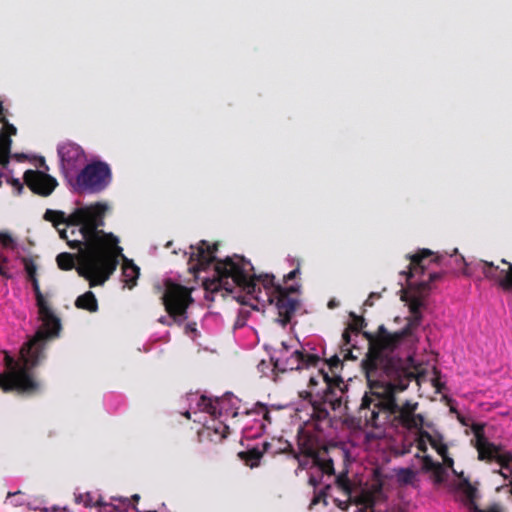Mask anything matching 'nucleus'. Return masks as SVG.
<instances>
[{
    "mask_svg": "<svg viewBox=\"0 0 512 512\" xmlns=\"http://www.w3.org/2000/svg\"><path fill=\"white\" fill-rule=\"evenodd\" d=\"M107 206L95 203L75 209L69 216L63 211L47 209L43 215L51 222L61 239L78 250L76 272L89 282V287L103 285L116 270L122 248L118 238L104 232Z\"/></svg>",
    "mask_w": 512,
    "mask_h": 512,
    "instance_id": "obj_1",
    "label": "nucleus"
},
{
    "mask_svg": "<svg viewBox=\"0 0 512 512\" xmlns=\"http://www.w3.org/2000/svg\"><path fill=\"white\" fill-rule=\"evenodd\" d=\"M366 377L370 391L365 393L359 408V413L373 427H380L388 421L408 431L416 430L417 439L431 442L435 437L423 427H431L425 422L424 416L417 413L419 403L412 399L402 401L399 393L405 391L410 383L418 378V372Z\"/></svg>",
    "mask_w": 512,
    "mask_h": 512,
    "instance_id": "obj_2",
    "label": "nucleus"
},
{
    "mask_svg": "<svg viewBox=\"0 0 512 512\" xmlns=\"http://www.w3.org/2000/svg\"><path fill=\"white\" fill-rule=\"evenodd\" d=\"M192 250L189 257L190 270L193 273L206 271L213 265L214 274L212 278L204 281L206 291L211 293L224 290L232 293L236 286L242 288L247 294L254 295L259 300L257 293L261 292L258 285L260 283L266 291L267 300L269 301L274 294L276 287L282 286L275 283V277L271 274L256 276L252 274L254 267L250 261L243 256L234 255L218 260L215 253L218 244L210 245L207 241L201 240L196 246L191 245Z\"/></svg>",
    "mask_w": 512,
    "mask_h": 512,
    "instance_id": "obj_3",
    "label": "nucleus"
},
{
    "mask_svg": "<svg viewBox=\"0 0 512 512\" xmlns=\"http://www.w3.org/2000/svg\"><path fill=\"white\" fill-rule=\"evenodd\" d=\"M423 302L420 298H413L409 304L411 316L407 318L405 327L397 332L391 333L384 325H380L375 333L363 332L368 341V352L362 362L366 377H380L382 375L401 374L400 370L406 372H417L413 359L408 356L401 358L395 353V349L405 339L415 335L422 322L421 307Z\"/></svg>",
    "mask_w": 512,
    "mask_h": 512,
    "instance_id": "obj_4",
    "label": "nucleus"
},
{
    "mask_svg": "<svg viewBox=\"0 0 512 512\" xmlns=\"http://www.w3.org/2000/svg\"><path fill=\"white\" fill-rule=\"evenodd\" d=\"M29 281L35 293L36 305L42 324L37 329L33 338L22 345L20 349V360H16V364L20 369L25 371L28 377H32L29 371L45 358L44 351L46 343L59 336L62 326L60 318L55 315L42 294L37 277Z\"/></svg>",
    "mask_w": 512,
    "mask_h": 512,
    "instance_id": "obj_5",
    "label": "nucleus"
},
{
    "mask_svg": "<svg viewBox=\"0 0 512 512\" xmlns=\"http://www.w3.org/2000/svg\"><path fill=\"white\" fill-rule=\"evenodd\" d=\"M309 388V391L301 392L300 396L311 404L312 419L317 422H330V410H342L347 391L344 380L337 375L330 377L320 369L316 377H310Z\"/></svg>",
    "mask_w": 512,
    "mask_h": 512,
    "instance_id": "obj_6",
    "label": "nucleus"
},
{
    "mask_svg": "<svg viewBox=\"0 0 512 512\" xmlns=\"http://www.w3.org/2000/svg\"><path fill=\"white\" fill-rule=\"evenodd\" d=\"M4 355L5 372H0V389L4 392L16 390L23 393H33L39 388V384L25 374L16 364V359L7 350L1 351Z\"/></svg>",
    "mask_w": 512,
    "mask_h": 512,
    "instance_id": "obj_7",
    "label": "nucleus"
},
{
    "mask_svg": "<svg viewBox=\"0 0 512 512\" xmlns=\"http://www.w3.org/2000/svg\"><path fill=\"white\" fill-rule=\"evenodd\" d=\"M162 302L168 315L174 322L181 324L187 320V309L193 302L191 291L181 285L166 280Z\"/></svg>",
    "mask_w": 512,
    "mask_h": 512,
    "instance_id": "obj_8",
    "label": "nucleus"
},
{
    "mask_svg": "<svg viewBox=\"0 0 512 512\" xmlns=\"http://www.w3.org/2000/svg\"><path fill=\"white\" fill-rule=\"evenodd\" d=\"M111 181L112 171L109 164L100 160L87 164L76 177L78 188L89 193L104 191Z\"/></svg>",
    "mask_w": 512,
    "mask_h": 512,
    "instance_id": "obj_9",
    "label": "nucleus"
},
{
    "mask_svg": "<svg viewBox=\"0 0 512 512\" xmlns=\"http://www.w3.org/2000/svg\"><path fill=\"white\" fill-rule=\"evenodd\" d=\"M289 347L285 342L281 343V348L276 350L278 356H272L274 370L281 373L286 371L299 370L307 367H316L321 361L320 357L315 354L304 353L300 350H295L290 356H287Z\"/></svg>",
    "mask_w": 512,
    "mask_h": 512,
    "instance_id": "obj_10",
    "label": "nucleus"
},
{
    "mask_svg": "<svg viewBox=\"0 0 512 512\" xmlns=\"http://www.w3.org/2000/svg\"><path fill=\"white\" fill-rule=\"evenodd\" d=\"M299 289V285L276 287L274 294H272V298L268 301L271 304H275L278 312L277 321L283 327L291 322L292 317L300 306V300L298 297L293 296V294L299 292Z\"/></svg>",
    "mask_w": 512,
    "mask_h": 512,
    "instance_id": "obj_11",
    "label": "nucleus"
},
{
    "mask_svg": "<svg viewBox=\"0 0 512 512\" xmlns=\"http://www.w3.org/2000/svg\"><path fill=\"white\" fill-rule=\"evenodd\" d=\"M500 264L481 260V272L485 278L494 281L503 291L512 292V263L501 259Z\"/></svg>",
    "mask_w": 512,
    "mask_h": 512,
    "instance_id": "obj_12",
    "label": "nucleus"
},
{
    "mask_svg": "<svg viewBox=\"0 0 512 512\" xmlns=\"http://www.w3.org/2000/svg\"><path fill=\"white\" fill-rule=\"evenodd\" d=\"M24 183L36 195L50 196L58 186L57 180L45 171L29 169L23 175Z\"/></svg>",
    "mask_w": 512,
    "mask_h": 512,
    "instance_id": "obj_13",
    "label": "nucleus"
},
{
    "mask_svg": "<svg viewBox=\"0 0 512 512\" xmlns=\"http://www.w3.org/2000/svg\"><path fill=\"white\" fill-rule=\"evenodd\" d=\"M406 259L409 260L408 270L401 271L400 274L409 280L414 275L423 274L431 263L439 264L442 257L430 249H418L414 254H407Z\"/></svg>",
    "mask_w": 512,
    "mask_h": 512,
    "instance_id": "obj_14",
    "label": "nucleus"
},
{
    "mask_svg": "<svg viewBox=\"0 0 512 512\" xmlns=\"http://www.w3.org/2000/svg\"><path fill=\"white\" fill-rule=\"evenodd\" d=\"M459 482L452 483L451 489L460 494V500L464 505L473 512H501L497 505H493L487 510L480 509L476 504L477 489L470 483L469 479L464 476L463 472L458 475Z\"/></svg>",
    "mask_w": 512,
    "mask_h": 512,
    "instance_id": "obj_15",
    "label": "nucleus"
},
{
    "mask_svg": "<svg viewBox=\"0 0 512 512\" xmlns=\"http://www.w3.org/2000/svg\"><path fill=\"white\" fill-rule=\"evenodd\" d=\"M232 395L226 394L223 397L212 399L205 395L199 398L197 403L200 410L210 414L213 417L232 416L235 417L237 412L232 408Z\"/></svg>",
    "mask_w": 512,
    "mask_h": 512,
    "instance_id": "obj_16",
    "label": "nucleus"
},
{
    "mask_svg": "<svg viewBox=\"0 0 512 512\" xmlns=\"http://www.w3.org/2000/svg\"><path fill=\"white\" fill-rule=\"evenodd\" d=\"M58 155L61 159L62 168L67 172L75 170L85 161L83 148L74 142H65L58 146Z\"/></svg>",
    "mask_w": 512,
    "mask_h": 512,
    "instance_id": "obj_17",
    "label": "nucleus"
},
{
    "mask_svg": "<svg viewBox=\"0 0 512 512\" xmlns=\"http://www.w3.org/2000/svg\"><path fill=\"white\" fill-rule=\"evenodd\" d=\"M300 450L301 454L311 459V468H319L322 475H335L334 462L333 459L328 456V449L326 447L315 449L303 443L300 445Z\"/></svg>",
    "mask_w": 512,
    "mask_h": 512,
    "instance_id": "obj_18",
    "label": "nucleus"
},
{
    "mask_svg": "<svg viewBox=\"0 0 512 512\" xmlns=\"http://www.w3.org/2000/svg\"><path fill=\"white\" fill-rule=\"evenodd\" d=\"M272 444L270 442H263L262 448L254 447L247 451H241L238 453L239 458L245 462V464L251 468L257 467L260 463L264 453H269Z\"/></svg>",
    "mask_w": 512,
    "mask_h": 512,
    "instance_id": "obj_19",
    "label": "nucleus"
},
{
    "mask_svg": "<svg viewBox=\"0 0 512 512\" xmlns=\"http://www.w3.org/2000/svg\"><path fill=\"white\" fill-rule=\"evenodd\" d=\"M139 275V267L136 266L132 260L125 258L122 265V280L129 289L136 286Z\"/></svg>",
    "mask_w": 512,
    "mask_h": 512,
    "instance_id": "obj_20",
    "label": "nucleus"
},
{
    "mask_svg": "<svg viewBox=\"0 0 512 512\" xmlns=\"http://www.w3.org/2000/svg\"><path fill=\"white\" fill-rule=\"evenodd\" d=\"M75 306L78 309L86 310L90 313H95L98 311V301L92 291H87L84 294L78 296L75 300Z\"/></svg>",
    "mask_w": 512,
    "mask_h": 512,
    "instance_id": "obj_21",
    "label": "nucleus"
},
{
    "mask_svg": "<svg viewBox=\"0 0 512 512\" xmlns=\"http://www.w3.org/2000/svg\"><path fill=\"white\" fill-rule=\"evenodd\" d=\"M56 262L61 270L69 271L72 270L73 268L76 269V267L78 266V254L73 255L68 252H62L57 255Z\"/></svg>",
    "mask_w": 512,
    "mask_h": 512,
    "instance_id": "obj_22",
    "label": "nucleus"
},
{
    "mask_svg": "<svg viewBox=\"0 0 512 512\" xmlns=\"http://www.w3.org/2000/svg\"><path fill=\"white\" fill-rule=\"evenodd\" d=\"M283 444H284L283 447H280L278 450L273 451L272 453L273 454H277V453H290V454H292L293 457L298 460V468L296 470V474L298 473L299 470H305L307 468H311L309 466V460L300 459L299 454L294 451L292 445L289 442L286 441Z\"/></svg>",
    "mask_w": 512,
    "mask_h": 512,
    "instance_id": "obj_23",
    "label": "nucleus"
},
{
    "mask_svg": "<svg viewBox=\"0 0 512 512\" xmlns=\"http://www.w3.org/2000/svg\"><path fill=\"white\" fill-rule=\"evenodd\" d=\"M445 275V272H433L429 274V278L427 281H422L418 284V291L419 292H426L431 289L430 284L442 279V277Z\"/></svg>",
    "mask_w": 512,
    "mask_h": 512,
    "instance_id": "obj_24",
    "label": "nucleus"
},
{
    "mask_svg": "<svg viewBox=\"0 0 512 512\" xmlns=\"http://www.w3.org/2000/svg\"><path fill=\"white\" fill-rule=\"evenodd\" d=\"M110 500L113 501L115 512H127L130 508V499L122 496H111Z\"/></svg>",
    "mask_w": 512,
    "mask_h": 512,
    "instance_id": "obj_25",
    "label": "nucleus"
},
{
    "mask_svg": "<svg viewBox=\"0 0 512 512\" xmlns=\"http://www.w3.org/2000/svg\"><path fill=\"white\" fill-rule=\"evenodd\" d=\"M350 317L352 318V323L349 324V329L352 332L359 333L366 326L365 319L353 312L350 313Z\"/></svg>",
    "mask_w": 512,
    "mask_h": 512,
    "instance_id": "obj_26",
    "label": "nucleus"
},
{
    "mask_svg": "<svg viewBox=\"0 0 512 512\" xmlns=\"http://www.w3.org/2000/svg\"><path fill=\"white\" fill-rule=\"evenodd\" d=\"M434 438L429 443L436 452L440 454H445L447 452V445L443 441V436L440 433L434 434Z\"/></svg>",
    "mask_w": 512,
    "mask_h": 512,
    "instance_id": "obj_27",
    "label": "nucleus"
},
{
    "mask_svg": "<svg viewBox=\"0 0 512 512\" xmlns=\"http://www.w3.org/2000/svg\"><path fill=\"white\" fill-rule=\"evenodd\" d=\"M435 484H442L447 479V470L441 463H437L436 468L432 471Z\"/></svg>",
    "mask_w": 512,
    "mask_h": 512,
    "instance_id": "obj_28",
    "label": "nucleus"
},
{
    "mask_svg": "<svg viewBox=\"0 0 512 512\" xmlns=\"http://www.w3.org/2000/svg\"><path fill=\"white\" fill-rule=\"evenodd\" d=\"M415 478V473L409 468L401 469L398 473V480L403 484H410Z\"/></svg>",
    "mask_w": 512,
    "mask_h": 512,
    "instance_id": "obj_29",
    "label": "nucleus"
},
{
    "mask_svg": "<svg viewBox=\"0 0 512 512\" xmlns=\"http://www.w3.org/2000/svg\"><path fill=\"white\" fill-rule=\"evenodd\" d=\"M25 271L27 273L28 280L36 277L37 266L33 260L24 258L23 259Z\"/></svg>",
    "mask_w": 512,
    "mask_h": 512,
    "instance_id": "obj_30",
    "label": "nucleus"
},
{
    "mask_svg": "<svg viewBox=\"0 0 512 512\" xmlns=\"http://www.w3.org/2000/svg\"><path fill=\"white\" fill-rule=\"evenodd\" d=\"M95 505L99 508V512H115L114 503L111 500L110 502H106L102 497H99V499L96 500Z\"/></svg>",
    "mask_w": 512,
    "mask_h": 512,
    "instance_id": "obj_31",
    "label": "nucleus"
},
{
    "mask_svg": "<svg viewBox=\"0 0 512 512\" xmlns=\"http://www.w3.org/2000/svg\"><path fill=\"white\" fill-rule=\"evenodd\" d=\"M336 483L338 487L344 490L345 492H350L351 483L346 473L338 475L336 478Z\"/></svg>",
    "mask_w": 512,
    "mask_h": 512,
    "instance_id": "obj_32",
    "label": "nucleus"
},
{
    "mask_svg": "<svg viewBox=\"0 0 512 512\" xmlns=\"http://www.w3.org/2000/svg\"><path fill=\"white\" fill-rule=\"evenodd\" d=\"M326 364L329 366V369L333 374L343 367V362L337 355H333L330 359L326 360Z\"/></svg>",
    "mask_w": 512,
    "mask_h": 512,
    "instance_id": "obj_33",
    "label": "nucleus"
},
{
    "mask_svg": "<svg viewBox=\"0 0 512 512\" xmlns=\"http://www.w3.org/2000/svg\"><path fill=\"white\" fill-rule=\"evenodd\" d=\"M76 500L78 503H82L85 507H96V501L93 500V497L89 492L85 494H80L79 496H77Z\"/></svg>",
    "mask_w": 512,
    "mask_h": 512,
    "instance_id": "obj_34",
    "label": "nucleus"
},
{
    "mask_svg": "<svg viewBox=\"0 0 512 512\" xmlns=\"http://www.w3.org/2000/svg\"><path fill=\"white\" fill-rule=\"evenodd\" d=\"M438 462H434L432 457L429 455H425L422 457L423 470L425 471H433Z\"/></svg>",
    "mask_w": 512,
    "mask_h": 512,
    "instance_id": "obj_35",
    "label": "nucleus"
},
{
    "mask_svg": "<svg viewBox=\"0 0 512 512\" xmlns=\"http://www.w3.org/2000/svg\"><path fill=\"white\" fill-rule=\"evenodd\" d=\"M440 456L443 459V466H446L447 468H450L452 470L453 474L458 477V475L460 473H458L454 469V467H453L454 466V460L448 455V451L445 454H440Z\"/></svg>",
    "mask_w": 512,
    "mask_h": 512,
    "instance_id": "obj_36",
    "label": "nucleus"
},
{
    "mask_svg": "<svg viewBox=\"0 0 512 512\" xmlns=\"http://www.w3.org/2000/svg\"><path fill=\"white\" fill-rule=\"evenodd\" d=\"M321 501H323V503L327 505L326 492L323 490L319 491L318 493H315L314 497L311 500L309 508L311 509L313 506L319 504Z\"/></svg>",
    "mask_w": 512,
    "mask_h": 512,
    "instance_id": "obj_37",
    "label": "nucleus"
},
{
    "mask_svg": "<svg viewBox=\"0 0 512 512\" xmlns=\"http://www.w3.org/2000/svg\"><path fill=\"white\" fill-rule=\"evenodd\" d=\"M0 244L5 247V248H9V247H12L13 244H14V240L13 238L11 237L10 234L8 233H5V232H1L0 233Z\"/></svg>",
    "mask_w": 512,
    "mask_h": 512,
    "instance_id": "obj_38",
    "label": "nucleus"
},
{
    "mask_svg": "<svg viewBox=\"0 0 512 512\" xmlns=\"http://www.w3.org/2000/svg\"><path fill=\"white\" fill-rule=\"evenodd\" d=\"M322 476V474L320 476L310 474L308 478V484L312 486L314 489H316L321 484Z\"/></svg>",
    "mask_w": 512,
    "mask_h": 512,
    "instance_id": "obj_39",
    "label": "nucleus"
},
{
    "mask_svg": "<svg viewBox=\"0 0 512 512\" xmlns=\"http://www.w3.org/2000/svg\"><path fill=\"white\" fill-rule=\"evenodd\" d=\"M215 432L217 434H220V439H224V438H226L227 434L229 433V426H227L223 423H220L219 427L215 428Z\"/></svg>",
    "mask_w": 512,
    "mask_h": 512,
    "instance_id": "obj_40",
    "label": "nucleus"
},
{
    "mask_svg": "<svg viewBox=\"0 0 512 512\" xmlns=\"http://www.w3.org/2000/svg\"><path fill=\"white\" fill-rule=\"evenodd\" d=\"M12 186L13 188L17 191V194H21V192L23 191L24 189V186L23 184L21 183V181L17 178H12L11 180H7Z\"/></svg>",
    "mask_w": 512,
    "mask_h": 512,
    "instance_id": "obj_41",
    "label": "nucleus"
},
{
    "mask_svg": "<svg viewBox=\"0 0 512 512\" xmlns=\"http://www.w3.org/2000/svg\"><path fill=\"white\" fill-rule=\"evenodd\" d=\"M300 274L299 265L284 276V282L295 279Z\"/></svg>",
    "mask_w": 512,
    "mask_h": 512,
    "instance_id": "obj_42",
    "label": "nucleus"
},
{
    "mask_svg": "<svg viewBox=\"0 0 512 512\" xmlns=\"http://www.w3.org/2000/svg\"><path fill=\"white\" fill-rule=\"evenodd\" d=\"M350 331L351 330L349 329V327H347L342 334V339H343L344 345L350 344V341H351Z\"/></svg>",
    "mask_w": 512,
    "mask_h": 512,
    "instance_id": "obj_43",
    "label": "nucleus"
},
{
    "mask_svg": "<svg viewBox=\"0 0 512 512\" xmlns=\"http://www.w3.org/2000/svg\"><path fill=\"white\" fill-rule=\"evenodd\" d=\"M416 443H417V448L419 451H421L423 453H425L427 451V442L426 441L416 439Z\"/></svg>",
    "mask_w": 512,
    "mask_h": 512,
    "instance_id": "obj_44",
    "label": "nucleus"
},
{
    "mask_svg": "<svg viewBox=\"0 0 512 512\" xmlns=\"http://www.w3.org/2000/svg\"><path fill=\"white\" fill-rule=\"evenodd\" d=\"M0 275L6 279H10L12 276L9 273L8 269L0 264Z\"/></svg>",
    "mask_w": 512,
    "mask_h": 512,
    "instance_id": "obj_45",
    "label": "nucleus"
},
{
    "mask_svg": "<svg viewBox=\"0 0 512 512\" xmlns=\"http://www.w3.org/2000/svg\"><path fill=\"white\" fill-rule=\"evenodd\" d=\"M380 297V294H377V293H371L369 295V298L366 300V304L368 305H372V302H370V299L372 298H379Z\"/></svg>",
    "mask_w": 512,
    "mask_h": 512,
    "instance_id": "obj_46",
    "label": "nucleus"
},
{
    "mask_svg": "<svg viewBox=\"0 0 512 512\" xmlns=\"http://www.w3.org/2000/svg\"><path fill=\"white\" fill-rule=\"evenodd\" d=\"M40 167L43 168L45 171L48 170V166L46 165L44 158H41L40 160Z\"/></svg>",
    "mask_w": 512,
    "mask_h": 512,
    "instance_id": "obj_47",
    "label": "nucleus"
},
{
    "mask_svg": "<svg viewBox=\"0 0 512 512\" xmlns=\"http://www.w3.org/2000/svg\"><path fill=\"white\" fill-rule=\"evenodd\" d=\"M159 321H160L162 324H165V325H168V326H170V325H171V323L167 320V318H166V317H161V318L159 319Z\"/></svg>",
    "mask_w": 512,
    "mask_h": 512,
    "instance_id": "obj_48",
    "label": "nucleus"
},
{
    "mask_svg": "<svg viewBox=\"0 0 512 512\" xmlns=\"http://www.w3.org/2000/svg\"><path fill=\"white\" fill-rule=\"evenodd\" d=\"M130 499V502L131 501H134V502H138L139 499H140V496L138 494H134Z\"/></svg>",
    "mask_w": 512,
    "mask_h": 512,
    "instance_id": "obj_49",
    "label": "nucleus"
},
{
    "mask_svg": "<svg viewBox=\"0 0 512 512\" xmlns=\"http://www.w3.org/2000/svg\"><path fill=\"white\" fill-rule=\"evenodd\" d=\"M352 358V352L351 350L347 349V353L344 356V359H350Z\"/></svg>",
    "mask_w": 512,
    "mask_h": 512,
    "instance_id": "obj_50",
    "label": "nucleus"
},
{
    "mask_svg": "<svg viewBox=\"0 0 512 512\" xmlns=\"http://www.w3.org/2000/svg\"><path fill=\"white\" fill-rule=\"evenodd\" d=\"M15 158L18 160L26 159V156L24 154H16Z\"/></svg>",
    "mask_w": 512,
    "mask_h": 512,
    "instance_id": "obj_51",
    "label": "nucleus"
},
{
    "mask_svg": "<svg viewBox=\"0 0 512 512\" xmlns=\"http://www.w3.org/2000/svg\"><path fill=\"white\" fill-rule=\"evenodd\" d=\"M2 261H3L4 263H7V262H8V258H7V257H3V258H2Z\"/></svg>",
    "mask_w": 512,
    "mask_h": 512,
    "instance_id": "obj_52",
    "label": "nucleus"
},
{
    "mask_svg": "<svg viewBox=\"0 0 512 512\" xmlns=\"http://www.w3.org/2000/svg\"><path fill=\"white\" fill-rule=\"evenodd\" d=\"M185 417H187L188 419H190V413H189V412H186V413H185Z\"/></svg>",
    "mask_w": 512,
    "mask_h": 512,
    "instance_id": "obj_53",
    "label": "nucleus"
},
{
    "mask_svg": "<svg viewBox=\"0 0 512 512\" xmlns=\"http://www.w3.org/2000/svg\"><path fill=\"white\" fill-rule=\"evenodd\" d=\"M332 306H334V303L330 302L329 307H332Z\"/></svg>",
    "mask_w": 512,
    "mask_h": 512,
    "instance_id": "obj_54",
    "label": "nucleus"
},
{
    "mask_svg": "<svg viewBox=\"0 0 512 512\" xmlns=\"http://www.w3.org/2000/svg\"><path fill=\"white\" fill-rule=\"evenodd\" d=\"M332 306H334V303L330 302L329 307H332Z\"/></svg>",
    "mask_w": 512,
    "mask_h": 512,
    "instance_id": "obj_55",
    "label": "nucleus"
}]
</instances>
